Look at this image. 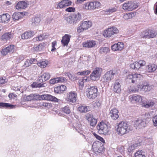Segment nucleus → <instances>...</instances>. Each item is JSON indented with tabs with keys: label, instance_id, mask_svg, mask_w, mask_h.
<instances>
[{
	"label": "nucleus",
	"instance_id": "obj_15",
	"mask_svg": "<svg viewBox=\"0 0 157 157\" xmlns=\"http://www.w3.org/2000/svg\"><path fill=\"white\" fill-rule=\"evenodd\" d=\"M145 63V62L144 61L140 60L138 62H136L131 64L130 67L132 69L137 70L141 67L144 66Z\"/></svg>",
	"mask_w": 157,
	"mask_h": 157
},
{
	"label": "nucleus",
	"instance_id": "obj_37",
	"mask_svg": "<svg viewBox=\"0 0 157 157\" xmlns=\"http://www.w3.org/2000/svg\"><path fill=\"white\" fill-rule=\"evenodd\" d=\"M157 68L155 64H149L147 67V70L151 72L155 71Z\"/></svg>",
	"mask_w": 157,
	"mask_h": 157
},
{
	"label": "nucleus",
	"instance_id": "obj_41",
	"mask_svg": "<svg viewBox=\"0 0 157 157\" xmlns=\"http://www.w3.org/2000/svg\"><path fill=\"white\" fill-rule=\"evenodd\" d=\"M66 75H67L69 79L72 81H74L77 79V77H76L75 75L71 74L70 72L66 73Z\"/></svg>",
	"mask_w": 157,
	"mask_h": 157
},
{
	"label": "nucleus",
	"instance_id": "obj_6",
	"mask_svg": "<svg viewBox=\"0 0 157 157\" xmlns=\"http://www.w3.org/2000/svg\"><path fill=\"white\" fill-rule=\"evenodd\" d=\"M138 7L135 2L129 1L124 3L122 6V8L124 10L128 11H132Z\"/></svg>",
	"mask_w": 157,
	"mask_h": 157
},
{
	"label": "nucleus",
	"instance_id": "obj_2",
	"mask_svg": "<svg viewBox=\"0 0 157 157\" xmlns=\"http://www.w3.org/2000/svg\"><path fill=\"white\" fill-rule=\"evenodd\" d=\"M82 19V16L79 13L77 14H72L66 18L67 23L71 24H75Z\"/></svg>",
	"mask_w": 157,
	"mask_h": 157
},
{
	"label": "nucleus",
	"instance_id": "obj_58",
	"mask_svg": "<svg viewBox=\"0 0 157 157\" xmlns=\"http://www.w3.org/2000/svg\"><path fill=\"white\" fill-rule=\"evenodd\" d=\"M117 10V7H114L108 10L107 12L109 13H112L116 12Z\"/></svg>",
	"mask_w": 157,
	"mask_h": 157
},
{
	"label": "nucleus",
	"instance_id": "obj_56",
	"mask_svg": "<svg viewBox=\"0 0 157 157\" xmlns=\"http://www.w3.org/2000/svg\"><path fill=\"white\" fill-rule=\"evenodd\" d=\"M94 135L98 140H100L103 143H105V140L102 137L95 133L94 134Z\"/></svg>",
	"mask_w": 157,
	"mask_h": 157
},
{
	"label": "nucleus",
	"instance_id": "obj_18",
	"mask_svg": "<svg viewBox=\"0 0 157 157\" xmlns=\"http://www.w3.org/2000/svg\"><path fill=\"white\" fill-rule=\"evenodd\" d=\"M142 97L138 95H131L129 96V100L131 102L135 101L136 102H140L142 103L143 104H145L144 100Z\"/></svg>",
	"mask_w": 157,
	"mask_h": 157
},
{
	"label": "nucleus",
	"instance_id": "obj_11",
	"mask_svg": "<svg viewBox=\"0 0 157 157\" xmlns=\"http://www.w3.org/2000/svg\"><path fill=\"white\" fill-rule=\"evenodd\" d=\"M101 4L97 1L88 2L84 5V8L86 10H93L96 8H98Z\"/></svg>",
	"mask_w": 157,
	"mask_h": 157
},
{
	"label": "nucleus",
	"instance_id": "obj_64",
	"mask_svg": "<svg viewBox=\"0 0 157 157\" xmlns=\"http://www.w3.org/2000/svg\"><path fill=\"white\" fill-rule=\"evenodd\" d=\"M81 126V125L80 124H78L77 125L76 127L74 125L73 127L75 128L76 131H77L78 132H79V130H78V128H80Z\"/></svg>",
	"mask_w": 157,
	"mask_h": 157
},
{
	"label": "nucleus",
	"instance_id": "obj_62",
	"mask_svg": "<svg viewBox=\"0 0 157 157\" xmlns=\"http://www.w3.org/2000/svg\"><path fill=\"white\" fill-rule=\"evenodd\" d=\"M101 103L99 101H96L93 104V105L94 107H98L101 106Z\"/></svg>",
	"mask_w": 157,
	"mask_h": 157
},
{
	"label": "nucleus",
	"instance_id": "obj_1",
	"mask_svg": "<svg viewBox=\"0 0 157 157\" xmlns=\"http://www.w3.org/2000/svg\"><path fill=\"white\" fill-rule=\"evenodd\" d=\"M132 130L131 126L127 122L122 121L119 123L117 131L119 134L123 135Z\"/></svg>",
	"mask_w": 157,
	"mask_h": 157
},
{
	"label": "nucleus",
	"instance_id": "obj_36",
	"mask_svg": "<svg viewBox=\"0 0 157 157\" xmlns=\"http://www.w3.org/2000/svg\"><path fill=\"white\" fill-rule=\"evenodd\" d=\"M22 15V13L15 12L13 14L12 17L14 21H17L21 17Z\"/></svg>",
	"mask_w": 157,
	"mask_h": 157
},
{
	"label": "nucleus",
	"instance_id": "obj_27",
	"mask_svg": "<svg viewBox=\"0 0 157 157\" xmlns=\"http://www.w3.org/2000/svg\"><path fill=\"white\" fill-rule=\"evenodd\" d=\"M43 100L50 101H52L58 102L59 99L54 96L48 94L43 95Z\"/></svg>",
	"mask_w": 157,
	"mask_h": 157
},
{
	"label": "nucleus",
	"instance_id": "obj_14",
	"mask_svg": "<svg viewBox=\"0 0 157 157\" xmlns=\"http://www.w3.org/2000/svg\"><path fill=\"white\" fill-rule=\"evenodd\" d=\"M115 74L113 71H107L104 75L102 80L104 82H109L113 79Z\"/></svg>",
	"mask_w": 157,
	"mask_h": 157
},
{
	"label": "nucleus",
	"instance_id": "obj_23",
	"mask_svg": "<svg viewBox=\"0 0 157 157\" xmlns=\"http://www.w3.org/2000/svg\"><path fill=\"white\" fill-rule=\"evenodd\" d=\"M67 89V87L64 85H61L56 87L54 89L55 93L61 94L63 93V92Z\"/></svg>",
	"mask_w": 157,
	"mask_h": 157
},
{
	"label": "nucleus",
	"instance_id": "obj_12",
	"mask_svg": "<svg viewBox=\"0 0 157 157\" xmlns=\"http://www.w3.org/2000/svg\"><path fill=\"white\" fill-rule=\"evenodd\" d=\"M135 127L136 128H141L146 127L147 124V121L145 119H139L135 122Z\"/></svg>",
	"mask_w": 157,
	"mask_h": 157
},
{
	"label": "nucleus",
	"instance_id": "obj_10",
	"mask_svg": "<svg viewBox=\"0 0 157 157\" xmlns=\"http://www.w3.org/2000/svg\"><path fill=\"white\" fill-rule=\"evenodd\" d=\"M118 30L116 27H112L105 30L103 33V35L106 37H110L112 35L118 33Z\"/></svg>",
	"mask_w": 157,
	"mask_h": 157
},
{
	"label": "nucleus",
	"instance_id": "obj_3",
	"mask_svg": "<svg viewBox=\"0 0 157 157\" xmlns=\"http://www.w3.org/2000/svg\"><path fill=\"white\" fill-rule=\"evenodd\" d=\"M98 95V88L96 86H91L86 91V96L90 99H94Z\"/></svg>",
	"mask_w": 157,
	"mask_h": 157
},
{
	"label": "nucleus",
	"instance_id": "obj_31",
	"mask_svg": "<svg viewBox=\"0 0 157 157\" xmlns=\"http://www.w3.org/2000/svg\"><path fill=\"white\" fill-rule=\"evenodd\" d=\"M80 24L81 25V26L83 27L86 30L92 26V23L91 21H85L81 22Z\"/></svg>",
	"mask_w": 157,
	"mask_h": 157
},
{
	"label": "nucleus",
	"instance_id": "obj_48",
	"mask_svg": "<svg viewBox=\"0 0 157 157\" xmlns=\"http://www.w3.org/2000/svg\"><path fill=\"white\" fill-rule=\"evenodd\" d=\"M33 100H43V95H40L36 94H33Z\"/></svg>",
	"mask_w": 157,
	"mask_h": 157
},
{
	"label": "nucleus",
	"instance_id": "obj_59",
	"mask_svg": "<svg viewBox=\"0 0 157 157\" xmlns=\"http://www.w3.org/2000/svg\"><path fill=\"white\" fill-rule=\"evenodd\" d=\"M75 10V8L72 7H69L65 10L66 11L68 12H74Z\"/></svg>",
	"mask_w": 157,
	"mask_h": 157
},
{
	"label": "nucleus",
	"instance_id": "obj_16",
	"mask_svg": "<svg viewBox=\"0 0 157 157\" xmlns=\"http://www.w3.org/2000/svg\"><path fill=\"white\" fill-rule=\"evenodd\" d=\"M77 94L74 91H71L67 94L66 100L67 101L75 103L76 101Z\"/></svg>",
	"mask_w": 157,
	"mask_h": 157
},
{
	"label": "nucleus",
	"instance_id": "obj_26",
	"mask_svg": "<svg viewBox=\"0 0 157 157\" xmlns=\"http://www.w3.org/2000/svg\"><path fill=\"white\" fill-rule=\"evenodd\" d=\"M10 16L9 14H3L0 15V22L7 23L10 21Z\"/></svg>",
	"mask_w": 157,
	"mask_h": 157
},
{
	"label": "nucleus",
	"instance_id": "obj_29",
	"mask_svg": "<svg viewBox=\"0 0 157 157\" xmlns=\"http://www.w3.org/2000/svg\"><path fill=\"white\" fill-rule=\"evenodd\" d=\"M96 42L94 40H89L83 43V46L88 48H92L96 45Z\"/></svg>",
	"mask_w": 157,
	"mask_h": 157
},
{
	"label": "nucleus",
	"instance_id": "obj_5",
	"mask_svg": "<svg viewBox=\"0 0 157 157\" xmlns=\"http://www.w3.org/2000/svg\"><path fill=\"white\" fill-rule=\"evenodd\" d=\"M154 86L148 82L143 81L140 85L137 86L138 89L137 91H143L144 92H148L151 90Z\"/></svg>",
	"mask_w": 157,
	"mask_h": 157
},
{
	"label": "nucleus",
	"instance_id": "obj_25",
	"mask_svg": "<svg viewBox=\"0 0 157 157\" xmlns=\"http://www.w3.org/2000/svg\"><path fill=\"white\" fill-rule=\"evenodd\" d=\"M28 5L27 3L25 1H20L17 3L15 7L16 9L18 10L24 9L27 7Z\"/></svg>",
	"mask_w": 157,
	"mask_h": 157
},
{
	"label": "nucleus",
	"instance_id": "obj_20",
	"mask_svg": "<svg viewBox=\"0 0 157 157\" xmlns=\"http://www.w3.org/2000/svg\"><path fill=\"white\" fill-rule=\"evenodd\" d=\"M72 2L68 0H63L59 2L57 6V8L61 9L71 5Z\"/></svg>",
	"mask_w": 157,
	"mask_h": 157
},
{
	"label": "nucleus",
	"instance_id": "obj_8",
	"mask_svg": "<svg viewBox=\"0 0 157 157\" xmlns=\"http://www.w3.org/2000/svg\"><path fill=\"white\" fill-rule=\"evenodd\" d=\"M92 148L96 154L101 153L104 149L103 144L98 141H96L93 143Z\"/></svg>",
	"mask_w": 157,
	"mask_h": 157
},
{
	"label": "nucleus",
	"instance_id": "obj_47",
	"mask_svg": "<svg viewBox=\"0 0 157 157\" xmlns=\"http://www.w3.org/2000/svg\"><path fill=\"white\" fill-rule=\"evenodd\" d=\"M47 36L44 35V34L40 35L39 36L36 38V40L37 41H41L45 38H47Z\"/></svg>",
	"mask_w": 157,
	"mask_h": 157
},
{
	"label": "nucleus",
	"instance_id": "obj_7",
	"mask_svg": "<svg viewBox=\"0 0 157 157\" xmlns=\"http://www.w3.org/2000/svg\"><path fill=\"white\" fill-rule=\"evenodd\" d=\"M101 68L99 67L95 68L90 75L91 79L94 81L98 79L101 76Z\"/></svg>",
	"mask_w": 157,
	"mask_h": 157
},
{
	"label": "nucleus",
	"instance_id": "obj_61",
	"mask_svg": "<svg viewBox=\"0 0 157 157\" xmlns=\"http://www.w3.org/2000/svg\"><path fill=\"white\" fill-rule=\"evenodd\" d=\"M152 121L154 122V125L156 126L157 125V115L153 117Z\"/></svg>",
	"mask_w": 157,
	"mask_h": 157
},
{
	"label": "nucleus",
	"instance_id": "obj_22",
	"mask_svg": "<svg viewBox=\"0 0 157 157\" xmlns=\"http://www.w3.org/2000/svg\"><path fill=\"white\" fill-rule=\"evenodd\" d=\"M36 33L34 31H30L25 33L21 35V38L23 39H27L33 37Z\"/></svg>",
	"mask_w": 157,
	"mask_h": 157
},
{
	"label": "nucleus",
	"instance_id": "obj_39",
	"mask_svg": "<svg viewBox=\"0 0 157 157\" xmlns=\"http://www.w3.org/2000/svg\"><path fill=\"white\" fill-rule=\"evenodd\" d=\"M12 37V34L10 33H5L2 36V39L6 40H8Z\"/></svg>",
	"mask_w": 157,
	"mask_h": 157
},
{
	"label": "nucleus",
	"instance_id": "obj_46",
	"mask_svg": "<svg viewBox=\"0 0 157 157\" xmlns=\"http://www.w3.org/2000/svg\"><path fill=\"white\" fill-rule=\"evenodd\" d=\"M33 94H31L29 95L24 97V99L27 101L33 100Z\"/></svg>",
	"mask_w": 157,
	"mask_h": 157
},
{
	"label": "nucleus",
	"instance_id": "obj_52",
	"mask_svg": "<svg viewBox=\"0 0 157 157\" xmlns=\"http://www.w3.org/2000/svg\"><path fill=\"white\" fill-rule=\"evenodd\" d=\"M35 51H40L42 49L43 45L41 44H39L37 46H34V47Z\"/></svg>",
	"mask_w": 157,
	"mask_h": 157
},
{
	"label": "nucleus",
	"instance_id": "obj_50",
	"mask_svg": "<svg viewBox=\"0 0 157 157\" xmlns=\"http://www.w3.org/2000/svg\"><path fill=\"white\" fill-rule=\"evenodd\" d=\"M84 79L80 80L78 81L79 88L80 90H82L84 87Z\"/></svg>",
	"mask_w": 157,
	"mask_h": 157
},
{
	"label": "nucleus",
	"instance_id": "obj_40",
	"mask_svg": "<svg viewBox=\"0 0 157 157\" xmlns=\"http://www.w3.org/2000/svg\"><path fill=\"white\" fill-rule=\"evenodd\" d=\"M37 64L41 68H44L46 67L47 64L45 61L42 60L38 61L37 63Z\"/></svg>",
	"mask_w": 157,
	"mask_h": 157
},
{
	"label": "nucleus",
	"instance_id": "obj_32",
	"mask_svg": "<svg viewBox=\"0 0 157 157\" xmlns=\"http://www.w3.org/2000/svg\"><path fill=\"white\" fill-rule=\"evenodd\" d=\"M50 75L48 73H45L41 76L40 79H39V81L40 82H43L44 81H45L48 80L50 78Z\"/></svg>",
	"mask_w": 157,
	"mask_h": 157
},
{
	"label": "nucleus",
	"instance_id": "obj_42",
	"mask_svg": "<svg viewBox=\"0 0 157 157\" xmlns=\"http://www.w3.org/2000/svg\"><path fill=\"white\" fill-rule=\"evenodd\" d=\"M91 72V71L90 70H85L81 72H79L77 73V74L78 75H86L90 74Z\"/></svg>",
	"mask_w": 157,
	"mask_h": 157
},
{
	"label": "nucleus",
	"instance_id": "obj_38",
	"mask_svg": "<svg viewBox=\"0 0 157 157\" xmlns=\"http://www.w3.org/2000/svg\"><path fill=\"white\" fill-rule=\"evenodd\" d=\"M40 21V18L38 17H35L32 19V24L33 26L37 25Z\"/></svg>",
	"mask_w": 157,
	"mask_h": 157
},
{
	"label": "nucleus",
	"instance_id": "obj_49",
	"mask_svg": "<svg viewBox=\"0 0 157 157\" xmlns=\"http://www.w3.org/2000/svg\"><path fill=\"white\" fill-rule=\"evenodd\" d=\"M116 44L117 45L118 51H121L123 49L124 45L122 42H119Z\"/></svg>",
	"mask_w": 157,
	"mask_h": 157
},
{
	"label": "nucleus",
	"instance_id": "obj_57",
	"mask_svg": "<svg viewBox=\"0 0 157 157\" xmlns=\"http://www.w3.org/2000/svg\"><path fill=\"white\" fill-rule=\"evenodd\" d=\"M154 102L151 101V102H150L148 103H147L145 105V104L144 105L146 108H148L149 107H151L154 105Z\"/></svg>",
	"mask_w": 157,
	"mask_h": 157
},
{
	"label": "nucleus",
	"instance_id": "obj_19",
	"mask_svg": "<svg viewBox=\"0 0 157 157\" xmlns=\"http://www.w3.org/2000/svg\"><path fill=\"white\" fill-rule=\"evenodd\" d=\"M14 51V45H11L2 49L1 53L2 55H6L8 53H13Z\"/></svg>",
	"mask_w": 157,
	"mask_h": 157
},
{
	"label": "nucleus",
	"instance_id": "obj_53",
	"mask_svg": "<svg viewBox=\"0 0 157 157\" xmlns=\"http://www.w3.org/2000/svg\"><path fill=\"white\" fill-rule=\"evenodd\" d=\"M63 111L67 114H69L70 113V108L68 106H65L63 109Z\"/></svg>",
	"mask_w": 157,
	"mask_h": 157
},
{
	"label": "nucleus",
	"instance_id": "obj_33",
	"mask_svg": "<svg viewBox=\"0 0 157 157\" xmlns=\"http://www.w3.org/2000/svg\"><path fill=\"white\" fill-rule=\"evenodd\" d=\"M0 107L2 108H6L8 109H13L15 108V105L8 103L0 102Z\"/></svg>",
	"mask_w": 157,
	"mask_h": 157
},
{
	"label": "nucleus",
	"instance_id": "obj_28",
	"mask_svg": "<svg viewBox=\"0 0 157 157\" xmlns=\"http://www.w3.org/2000/svg\"><path fill=\"white\" fill-rule=\"evenodd\" d=\"M71 37V36L68 34H65L62 37L61 42L63 46H67L68 45Z\"/></svg>",
	"mask_w": 157,
	"mask_h": 157
},
{
	"label": "nucleus",
	"instance_id": "obj_51",
	"mask_svg": "<svg viewBox=\"0 0 157 157\" xmlns=\"http://www.w3.org/2000/svg\"><path fill=\"white\" fill-rule=\"evenodd\" d=\"M135 157H145L144 155L142 154L141 151H138L135 154Z\"/></svg>",
	"mask_w": 157,
	"mask_h": 157
},
{
	"label": "nucleus",
	"instance_id": "obj_44",
	"mask_svg": "<svg viewBox=\"0 0 157 157\" xmlns=\"http://www.w3.org/2000/svg\"><path fill=\"white\" fill-rule=\"evenodd\" d=\"M109 51V48L107 47H101L99 49V53L101 54L107 53Z\"/></svg>",
	"mask_w": 157,
	"mask_h": 157
},
{
	"label": "nucleus",
	"instance_id": "obj_63",
	"mask_svg": "<svg viewBox=\"0 0 157 157\" xmlns=\"http://www.w3.org/2000/svg\"><path fill=\"white\" fill-rule=\"evenodd\" d=\"M17 59H18L19 60H18V61H17L16 62H17V63H18L19 62H20L21 61H22L24 59V58L23 56H20L18 57L17 58Z\"/></svg>",
	"mask_w": 157,
	"mask_h": 157
},
{
	"label": "nucleus",
	"instance_id": "obj_21",
	"mask_svg": "<svg viewBox=\"0 0 157 157\" xmlns=\"http://www.w3.org/2000/svg\"><path fill=\"white\" fill-rule=\"evenodd\" d=\"M118 111L116 109H112L109 112V116H110L113 120H116L119 117L118 114Z\"/></svg>",
	"mask_w": 157,
	"mask_h": 157
},
{
	"label": "nucleus",
	"instance_id": "obj_13",
	"mask_svg": "<svg viewBox=\"0 0 157 157\" xmlns=\"http://www.w3.org/2000/svg\"><path fill=\"white\" fill-rule=\"evenodd\" d=\"M141 77V75L140 74H130L127 76L126 80L129 83H134L137 79L139 80Z\"/></svg>",
	"mask_w": 157,
	"mask_h": 157
},
{
	"label": "nucleus",
	"instance_id": "obj_24",
	"mask_svg": "<svg viewBox=\"0 0 157 157\" xmlns=\"http://www.w3.org/2000/svg\"><path fill=\"white\" fill-rule=\"evenodd\" d=\"M66 79L63 77H60L51 79L49 81L50 83L54 84L59 82H63L66 81Z\"/></svg>",
	"mask_w": 157,
	"mask_h": 157
},
{
	"label": "nucleus",
	"instance_id": "obj_4",
	"mask_svg": "<svg viewBox=\"0 0 157 157\" xmlns=\"http://www.w3.org/2000/svg\"><path fill=\"white\" fill-rule=\"evenodd\" d=\"M97 128L99 133L107 135L110 133V128L108 127L107 125L104 122H100L97 126Z\"/></svg>",
	"mask_w": 157,
	"mask_h": 157
},
{
	"label": "nucleus",
	"instance_id": "obj_43",
	"mask_svg": "<svg viewBox=\"0 0 157 157\" xmlns=\"http://www.w3.org/2000/svg\"><path fill=\"white\" fill-rule=\"evenodd\" d=\"M138 145V144H131L129 145L128 148V151L129 152H131L133 150H134L135 148L137 147Z\"/></svg>",
	"mask_w": 157,
	"mask_h": 157
},
{
	"label": "nucleus",
	"instance_id": "obj_55",
	"mask_svg": "<svg viewBox=\"0 0 157 157\" xmlns=\"http://www.w3.org/2000/svg\"><path fill=\"white\" fill-rule=\"evenodd\" d=\"M77 32L78 33H80L84 32L86 30L83 27L81 26V25L80 24V25L77 28Z\"/></svg>",
	"mask_w": 157,
	"mask_h": 157
},
{
	"label": "nucleus",
	"instance_id": "obj_9",
	"mask_svg": "<svg viewBox=\"0 0 157 157\" xmlns=\"http://www.w3.org/2000/svg\"><path fill=\"white\" fill-rule=\"evenodd\" d=\"M156 35V34L154 30L147 29L141 33L140 36L142 38L149 39L154 38Z\"/></svg>",
	"mask_w": 157,
	"mask_h": 157
},
{
	"label": "nucleus",
	"instance_id": "obj_30",
	"mask_svg": "<svg viewBox=\"0 0 157 157\" xmlns=\"http://www.w3.org/2000/svg\"><path fill=\"white\" fill-rule=\"evenodd\" d=\"M121 83L118 80H117L114 83L113 91L118 94L120 93L121 91Z\"/></svg>",
	"mask_w": 157,
	"mask_h": 157
},
{
	"label": "nucleus",
	"instance_id": "obj_45",
	"mask_svg": "<svg viewBox=\"0 0 157 157\" xmlns=\"http://www.w3.org/2000/svg\"><path fill=\"white\" fill-rule=\"evenodd\" d=\"M134 16V14L132 13H128L124 14V18L126 20L132 18Z\"/></svg>",
	"mask_w": 157,
	"mask_h": 157
},
{
	"label": "nucleus",
	"instance_id": "obj_34",
	"mask_svg": "<svg viewBox=\"0 0 157 157\" xmlns=\"http://www.w3.org/2000/svg\"><path fill=\"white\" fill-rule=\"evenodd\" d=\"M78 109L81 113H86L90 111V108L89 106H81L78 107Z\"/></svg>",
	"mask_w": 157,
	"mask_h": 157
},
{
	"label": "nucleus",
	"instance_id": "obj_17",
	"mask_svg": "<svg viewBox=\"0 0 157 157\" xmlns=\"http://www.w3.org/2000/svg\"><path fill=\"white\" fill-rule=\"evenodd\" d=\"M86 117L91 126L94 127L96 125L97 123V120L93 117L92 114L89 113L86 114Z\"/></svg>",
	"mask_w": 157,
	"mask_h": 157
},
{
	"label": "nucleus",
	"instance_id": "obj_60",
	"mask_svg": "<svg viewBox=\"0 0 157 157\" xmlns=\"http://www.w3.org/2000/svg\"><path fill=\"white\" fill-rule=\"evenodd\" d=\"M117 47V44H115L111 46V49L114 51H118Z\"/></svg>",
	"mask_w": 157,
	"mask_h": 157
},
{
	"label": "nucleus",
	"instance_id": "obj_54",
	"mask_svg": "<svg viewBox=\"0 0 157 157\" xmlns=\"http://www.w3.org/2000/svg\"><path fill=\"white\" fill-rule=\"evenodd\" d=\"M8 79L4 77L0 78V85L5 83L8 82Z\"/></svg>",
	"mask_w": 157,
	"mask_h": 157
},
{
	"label": "nucleus",
	"instance_id": "obj_35",
	"mask_svg": "<svg viewBox=\"0 0 157 157\" xmlns=\"http://www.w3.org/2000/svg\"><path fill=\"white\" fill-rule=\"evenodd\" d=\"M45 84H41L39 82H34L31 85V87L33 88H40L42 87H45Z\"/></svg>",
	"mask_w": 157,
	"mask_h": 157
}]
</instances>
